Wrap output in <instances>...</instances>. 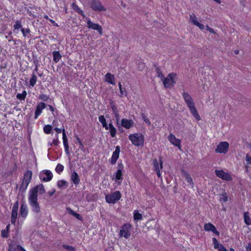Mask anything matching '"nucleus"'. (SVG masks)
<instances>
[{
  "label": "nucleus",
  "instance_id": "f257e3e1",
  "mask_svg": "<svg viewBox=\"0 0 251 251\" xmlns=\"http://www.w3.org/2000/svg\"><path fill=\"white\" fill-rule=\"evenodd\" d=\"M45 189L42 184L37 185L30 189L28 194V201L33 212L38 214L41 211V207L38 202V194L43 195L45 193Z\"/></svg>",
  "mask_w": 251,
  "mask_h": 251
},
{
  "label": "nucleus",
  "instance_id": "f03ea898",
  "mask_svg": "<svg viewBox=\"0 0 251 251\" xmlns=\"http://www.w3.org/2000/svg\"><path fill=\"white\" fill-rule=\"evenodd\" d=\"M183 98L184 100V101L188 107L191 114L194 116V117L198 121L201 120V117L199 115L198 111L196 109V108L195 106L194 102L193 101V100L190 94L187 92H184L182 94Z\"/></svg>",
  "mask_w": 251,
  "mask_h": 251
},
{
  "label": "nucleus",
  "instance_id": "7ed1b4c3",
  "mask_svg": "<svg viewBox=\"0 0 251 251\" xmlns=\"http://www.w3.org/2000/svg\"><path fill=\"white\" fill-rule=\"evenodd\" d=\"M128 138L135 146H143L144 145V137L141 133L131 134L128 136Z\"/></svg>",
  "mask_w": 251,
  "mask_h": 251
},
{
  "label": "nucleus",
  "instance_id": "20e7f679",
  "mask_svg": "<svg viewBox=\"0 0 251 251\" xmlns=\"http://www.w3.org/2000/svg\"><path fill=\"white\" fill-rule=\"evenodd\" d=\"M32 176V172L30 170H27L25 173L22 184L20 186V191L25 192L26 190L31 181Z\"/></svg>",
  "mask_w": 251,
  "mask_h": 251
},
{
  "label": "nucleus",
  "instance_id": "39448f33",
  "mask_svg": "<svg viewBox=\"0 0 251 251\" xmlns=\"http://www.w3.org/2000/svg\"><path fill=\"white\" fill-rule=\"evenodd\" d=\"M121 198V194L119 191H116L114 193L105 196L106 201L108 203H115Z\"/></svg>",
  "mask_w": 251,
  "mask_h": 251
},
{
  "label": "nucleus",
  "instance_id": "423d86ee",
  "mask_svg": "<svg viewBox=\"0 0 251 251\" xmlns=\"http://www.w3.org/2000/svg\"><path fill=\"white\" fill-rule=\"evenodd\" d=\"M176 75V74L172 73H170L166 78L164 77L162 80L165 88H170L174 85L176 83L174 78Z\"/></svg>",
  "mask_w": 251,
  "mask_h": 251
},
{
  "label": "nucleus",
  "instance_id": "0eeeda50",
  "mask_svg": "<svg viewBox=\"0 0 251 251\" xmlns=\"http://www.w3.org/2000/svg\"><path fill=\"white\" fill-rule=\"evenodd\" d=\"M89 4L92 9L95 11H105L106 10V8L102 5L99 0H91Z\"/></svg>",
  "mask_w": 251,
  "mask_h": 251
},
{
  "label": "nucleus",
  "instance_id": "6e6552de",
  "mask_svg": "<svg viewBox=\"0 0 251 251\" xmlns=\"http://www.w3.org/2000/svg\"><path fill=\"white\" fill-rule=\"evenodd\" d=\"M131 227L130 224H125L121 227L119 235L124 237L126 239H128L130 236Z\"/></svg>",
  "mask_w": 251,
  "mask_h": 251
},
{
  "label": "nucleus",
  "instance_id": "1a4fd4ad",
  "mask_svg": "<svg viewBox=\"0 0 251 251\" xmlns=\"http://www.w3.org/2000/svg\"><path fill=\"white\" fill-rule=\"evenodd\" d=\"M53 177L51 172L48 170H44L42 171L39 174V178L40 180L44 182H49L50 181Z\"/></svg>",
  "mask_w": 251,
  "mask_h": 251
},
{
  "label": "nucleus",
  "instance_id": "9d476101",
  "mask_svg": "<svg viewBox=\"0 0 251 251\" xmlns=\"http://www.w3.org/2000/svg\"><path fill=\"white\" fill-rule=\"evenodd\" d=\"M229 148V144L227 142H221L215 149V152L220 153H226Z\"/></svg>",
  "mask_w": 251,
  "mask_h": 251
},
{
  "label": "nucleus",
  "instance_id": "9b49d317",
  "mask_svg": "<svg viewBox=\"0 0 251 251\" xmlns=\"http://www.w3.org/2000/svg\"><path fill=\"white\" fill-rule=\"evenodd\" d=\"M215 173L217 177L221 178L222 180L230 181L232 179L231 175L229 173H226L222 170H216Z\"/></svg>",
  "mask_w": 251,
  "mask_h": 251
},
{
  "label": "nucleus",
  "instance_id": "f8f14e48",
  "mask_svg": "<svg viewBox=\"0 0 251 251\" xmlns=\"http://www.w3.org/2000/svg\"><path fill=\"white\" fill-rule=\"evenodd\" d=\"M19 208V202L17 201L16 202L14 203L12 210L11 212V224L13 225H15L16 223V219L18 215V211Z\"/></svg>",
  "mask_w": 251,
  "mask_h": 251
},
{
  "label": "nucleus",
  "instance_id": "ddd939ff",
  "mask_svg": "<svg viewBox=\"0 0 251 251\" xmlns=\"http://www.w3.org/2000/svg\"><path fill=\"white\" fill-rule=\"evenodd\" d=\"M87 24L88 28L97 30L100 35L102 34V28L100 25L93 23L90 19L87 20Z\"/></svg>",
  "mask_w": 251,
  "mask_h": 251
},
{
  "label": "nucleus",
  "instance_id": "4468645a",
  "mask_svg": "<svg viewBox=\"0 0 251 251\" xmlns=\"http://www.w3.org/2000/svg\"><path fill=\"white\" fill-rule=\"evenodd\" d=\"M204 229L205 231H212L215 235L219 236L220 235L219 232L216 229L215 226L211 223H206L204 225Z\"/></svg>",
  "mask_w": 251,
  "mask_h": 251
},
{
  "label": "nucleus",
  "instance_id": "2eb2a0df",
  "mask_svg": "<svg viewBox=\"0 0 251 251\" xmlns=\"http://www.w3.org/2000/svg\"><path fill=\"white\" fill-rule=\"evenodd\" d=\"M120 152V147L117 146L116 147L115 151L113 152L112 157L110 160V163L114 165L119 157V154Z\"/></svg>",
  "mask_w": 251,
  "mask_h": 251
},
{
  "label": "nucleus",
  "instance_id": "dca6fc26",
  "mask_svg": "<svg viewBox=\"0 0 251 251\" xmlns=\"http://www.w3.org/2000/svg\"><path fill=\"white\" fill-rule=\"evenodd\" d=\"M46 106V104L43 102H41L37 105L35 111V119H37L38 118V116L41 114L42 110L45 108Z\"/></svg>",
  "mask_w": 251,
  "mask_h": 251
},
{
  "label": "nucleus",
  "instance_id": "f3484780",
  "mask_svg": "<svg viewBox=\"0 0 251 251\" xmlns=\"http://www.w3.org/2000/svg\"><path fill=\"white\" fill-rule=\"evenodd\" d=\"M212 241L214 249L217 250L218 251H227L225 247L222 244H220L216 238H213Z\"/></svg>",
  "mask_w": 251,
  "mask_h": 251
},
{
  "label": "nucleus",
  "instance_id": "a211bd4d",
  "mask_svg": "<svg viewBox=\"0 0 251 251\" xmlns=\"http://www.w3.org/2000/svg\"><path fill=\"white\" fill-rule=\"evenodd\" d=\"M168 139L172 144L180 148V140L176 138V136L173 134L171 133L168 137Z\"/></svg>",
  "mask_w": 251,
  "mask_h": 251
},
{
  "label": "nucleus",
  "instance_id": "6ab92c4d",
  "mask_svg": "<svg viewBox=\"0 0 251 251\" xmlns=\"http://www.w3.org/2000/svg\"><path fill=\"white\" fill-rule=\"evenodd\" d=\"M122 126L126 129H129L134 125V122L131 120L122 119L121 120Z\"/></svg>",
  "mask_w": 251,
  "mask_h": 251
},
{
  "label": "nucleus",
  "instance_id": "aec40b11",
  "mask_svg": "<svg viewBox=\"0 0 251 251\" xmlns=\"http://www.w3.org/2000/svg\"><path fill=\"white\" fill-rule=\"evenodd\" d=\"M20 216L25 218L27 214H28V209L27 205L25 203H22L20 207Z\"/></svg>",
  "mask_w": 251,
  "mask_h": 251
},
{
  "label": "nucleus",
  "instance_id": "412c9836",
  "mask_svg": "<svg viewBox=\"0 0 251 251\" xmlns=\"http://www.w3.org/2000/svg\"><path fill=\"white\" fill-rule=\"evenodd\" d=\"M115 76L110 73H107L105 75V81L112 85H115Z\"/></svg>",
  "mask_w": 251,
  "mask_h": 251
},
{
  "label": "nucleus",
  "instance_id": "4be33fe9",
  "mask_svg": "<svg viewBox=\"0 0 251 251\" xmlns=\"http://www.w3.org/2000/svg\"><path fill=\"white\" fill-rule=\"evenodd\" d=\"M106 130H109L111 137L114 138L115 137L117 133V129L111 123H110L107 126V128H105Z\"/></svg>",
  "mask_w": 251,
  "mask_h": 251
},
{
  "label": "nucleus",
  "instance_id": "5701e85b",
  "mask_svg": "<svg viewBox=\"0 0 251 251\" xmlns=\"http://www.w3.org/2000/svg\"><path fill=\"white\" fill-rule=\"evenodd\" d=\"M153 164L154 170H161L162 169L163 161L161 158H160L159 161H158L156 159H154Z\"/></svg>",
  "mask_w": 251,
  "mask_h": 251
},
{
  "label": "nucleus",
  "instance_id": "b1692460",
  "mask_svg": "<svg viewBox=\"0 0 251 251\" xmlns=\"http://www.w3.org/2000/svg\"><path fill=\"white\" fill-rule=\"evenodd\" d=\"M71 179L75 185H77L79 183L80 178L77 173L74 171L71 175Z\"/></svg>",
  "mask_w": 251,
  "mask_h": 251
},
{
  "label": "nucleus",
  "instance_id": "393cba45",
  "mask_svg": "<svg viewBox=\"0 0 251 251\" xmlns=\"http://www.w3.org/2000/svg\"><path fill=\"white\" fill-rule=\"evenodd\" d=\"M115 180L119 181L118 183L120 184L122 181L123 179V171H121V170H117L115 173Z\"/></svg>",
  "mask_w": 251,
  "mask_h": 251
},
{
  "label": "nucleus",
  "instance_id": "a878e982",
  "mask_svg": "<svg viewBox=\"0 0 251 251\" xmlns=\"http://www.w3.org/2000/svg\"><path fill=\"white\" fill-rule=\"evenodd\" d=\"M66 210L70 214L72 215L73 216H75L76 219H77L79 220H82V218L81 216L79 214L75 212L71 208L67 207L66 208Z\"/></svg>",
  "mask_w": 251,
  "mask_h": 251
},
{
  "label": "nucleus",
  "instance_id": "bb28decb",
  "mask_svg": "<svg viewBox=\"0 0 251 251\" xmlns=\"http://www.w3.org/2000/svg\"><path fill=\"white\" fill-rule=\"evenodd\" d=\"M53 60L55 63H57L61 58L62 56L58 51H54L52 52Z\"/></svg>",
  "mask_w": 251,
  "mask_h": 251
},
{
  "label": "nucleus",
  "instance_id": "cd10ccee",
  "mask_svg": "<svg viewBox=\"0 0 251 251\" xmlns=\"http://www.w3.org/2000/svg\"><path fill=\"white\" fill-rule=\"evenodd\" d=\"M72 7L75 11L78 14H80L83 17H85V15L82 10L81 9L75 2H73L72 3Z\"/></svg>",
  "mask_w": 251,
  "mask_h": 251
},
{
  "label": "nucleus",
  "instance_id": "c85d7f7f",
  "mask_svg": "<svg viewBox=\"0 0 251 251\" xmlns=\"http://www.w3.org/2000/svg\"><path fill=\"white\" fill-rule=\"evenodd\" d=\"M57 185L60 189H64L68 186V183L67 181L62 179L58 181Z\"/></svg>",
  "mask_w": 251,
  "mask_h": 251
},
{
  "label": "nucleus",
  "instance_id": "c756f323",
  "mask_svg": "<svg viewBox=\"0 0 251 251\" xmlns=\"http://www.w3.org/2000/svg\"><path fill=\"white\" fill-rule=\"evenodd\" d=\"M249 214V213L248 212H245L244 213V222L248 226L251 225V219L250 218Z\"/></svg>",
  "mask_w": 251,
  "mask_h": 251
},
{
  "label": "nucleus",
  "instance_id": "7c9ffc66",
  "mask_svg": "<svg viewBox=\"0 0 251 251\" xmlns=\"http://www.w3.org/2000/svg\"><path fill=\"white\" fill-rule=\"evenodd\" d=\"M99 121L103 127H104V128H107L108 125L103 115H101L99 117Z\"/></svg>",
  "mask_w": 251,
  "mask_h": 251
},
{
  "label": "nucleus",
  "instance_id": "2f4dec72",
  "mask_svg": "<svg viewBox=\"0 0 251 251\" xmlns=\"http://www.w3.org/2000/svg\"><path fill=\"white\" fill-rule=\"evenodd\" d=\"M62 135H63V138H62L63 142V145H64V148L66 147H68L69 145H68V139H67V136H66V134L65 133V130L64 128H63V130H62Z\"/></svg>",
  "mask_w": 251,
  "mask_h": 251
},
{
  "label": "nucleus",
  "instance_id": "473e14b6",
  "mask_svg": "<svg viewBox=\"0 0 251 251\" xmlns=\"http://www.w3.org/2000/svg\"><path fill=\"white\" fill-rule=\"evenodd\" d=\"M37 77L34 72H33L32 73V77L30 78V81H29L30 85L31 87H33L35 85L36 81H37Z\"/></svg>",
  "mask_w": 251,
  "mask_h": 251
},
{
  "label": "nucleus",
  "instance_id": "72a5a7b5",
  "mask_svg": "<svg viewBox=\"0 0 251 251\" xmlns=\"http://www.w3.org/2000/svg\"><path fill=\"white\" fill-rule=\"evenodd\" d=\"M134 220H141L143 219L142 215L138 210H135L133 213Z\"/></svg>",
  "mask_w": 251,
  "mask_h": 251
},
{
  "label": "nucleus",
  "instance_id": "f704fd0d",
  "mask_svg": "<svg viewBox=\"0 0 251 251\" xmlns=\"http://www.w3.org/2000/svg\"><path fill=\"white\" fill-rule=\"evenodd\" d=\"M26 95H27L26 91L25 90H24L23 91V93L22 94L18 93L16 95V97L19 100H25Z\"/></svg>",
  "mask_w": 251,
  "mask_h": 251
},
{
  "label": "nucleus",
  "instance_id": "c9c22d12",
  "mask_svg": "<svg viewBox=\"0 0 251 251\" xmlns=\"http://www.w3.org/2000/svg\"><path fill=\"white\" fill-rule=\"evenodd\" d=\"M155 71L157 74V76L161 78V80H163L164 77L163 74L162 73L161 69L159 67L155 66Z\"/></svg>",
  "mask_w": 251,
  "mask_h": 251
},
{
  "label": "nucleus",
  "instance_id": "e433bc0d",
  "mask_svg": "<svg viewBox=\"0 0 251 251\" xmlns=\"http://www.w3.org/2000/svg\"><path fill=\"white\" fill-rule=\"evenodd\" d=\"M185 179L188 183H189L190 185H191L192 186H193L194 183L193 181V179L189 174H185Z\"/></svg>",
  "mask_w": 251,
  "mask_h": 251
},
{
  "label": "nucleus",
  "instance_id": "4c0bfd02",
  "mask_svg": "<svg viewBox=\"0 0 251 251\" xmlns=\"http://www.w3.org/2000/svg\"><path fill=\"white\" fill-rule=\"evenodd\" d=\"M228 198L227 196L225 191H224L222 194H220V201L223 202H226L227 201Z\"/></svg>",
  "mask_w": 251,
  "mask_h": 251
},
{
  "label": "nucleus",
  "instance_id": "58836bf2",
  "mask_svg": "<svg viewBox=\"0 0 251 251\" xmlns=\"http://www.w3.org/2000/svg\"><path fill=\"white\" fill-rule=\"evenodd\" d=\"M43 129L45 133L50 134L52 129V127L50 125H47L44 126Z\"/></svg>",
  "mask_w": 251,
  "mask_h": 251
},
{
  "label": "nucleus",
  "instance_id": "ea45409f",
  "mask_svg": "<svg viewBox=\"0 0 251 251\" xmlns=\"http://www.w3.org/2000/svg\"><path fill=\"white\" fill-rule=\"evenodd\" d=\"M63 170L64 166L59 163L57 165L55 168V171L58 174H60L61 172H62Z\"/></svg>",
  "mask_w": 251,
  "mask_h": 251
},
{
  "label": "nucleus",
  "instance_id": "a19ab883",
  "mask_svg": "<svg viewBox=\"0 0 251 251\" xmlns=\"http://www.w3.org/2000/svg\"><path fill=\"white\" fill-rule=\"evenodd\" d=\"M190 21L192 22L194 25L195 22H198L197 20V18L194 13H192L190 15Z\"/></svg>",
  "mask_w": 251,
  "mask_h": 251
},
{
  "label": "nucleus",
  "instance_id": "79ce46f5",
  "mask_svg": "<svg viewBox=\"0 0 251 251\" xmlns=\"http://www.w3.org/2000/svg\"><path fill=\"white\" fill-rule=\"evenodd\" d=\"M142 118L143 121L149 126L151 125V123L150 122L149 118L146 116L145 114L142 113L141 114Z\"/></svg>",
  "mask_w": 251,
  "mask_h": 251
},
{
  "label": "nucleus",
  "instance_id": "37998d69",
  "mask_svg": "<svg viewBox=\"0 0 251 251\" xmlns=\"http://www.w3.org/2000/svg\"><path fill=\"white\" fill-rule=\"evenodd\" d=\"M22 24H21V21H19V20H18L17 21L15 24L14 25V29H19L20 28H22Z\"/></svg>",
  "mask_w": 251,
  "mask_h": 251
},
{
  "label": "nucleus",
  "instance_id": "c03bdc74",
  "mask_svg": "<svg viewBox=\"0 0 251 251\" xmlns=\"http://www.w3.org/2000/svg\"><path fill=\"white\" fill-rule=\"evenodd\" d=\"M62 247L68 251H75V248L71 246H69L67 245H63Z\"/></svg>",
  "mask_w": 251,
  "mask_h": 251
},
{
  "label": "nucleus",
  "instance_id": "a18cd8bd",
  "mask_svg": "<svg viewBox=\"0 0 251 251\" xmlns=\"http://www.w3.org/2000/svg\"><path fill=\"white\" fill-rule=\"evenodd\" d=\"M39 99L43 101H47L49 99V96L46 94H42L39 96Z\"/></svg>",
  "mask_w": 251,
  "mask_h": 251
},
{
  "label": "nucleus",
  "instance_id": "49530a36",
  "mask_svg": "<svg viewBox=\"0 0 251 251\" xmlns=\"http://www.w3.org/2000/svg\"><path fill=\"white\" fill-rule=\"evenodd\" d=\"M21 31L23 33V35L24 37H25L27 36L28 34H29L30 32V29L29 28L24 29L22 28Z\"/></svg>",
  "mask_w": 251,
  "mask_h": 251
},
{
  "label": "nucleus",
  "instance_id": "de8ad7c7",
  "mask_svg": "<svg viewBox=\"0 0 251 251\" xmlns=\"http://www.w3.org/2000/svg\"><path fill=\"white\" fill-rule=\"evenodd\" d=\"M1 236L3 238H7L9 236V232L7 230L2 229L1 231Z\"/></svg>",
  "mask_w": 251,
  "mask_h": 251
},
{
  "label": "nucleus",
  "instance_id": "09e8293b",
  "mask_svg": "<svg viewBox=\"0 0 251 251\" xmlns=\"http://www.w3.org/2000/svg\"><path fill=\"white\" fill-rule=\"evenodd\" d=\"M55 136H56V138L54 139L53 140L52 144H50L51 146L52 145V144H53L55 146H57L59 144V140H58V135L56 134Z\"/></svg>",
  "mask_w": 251,
  "mask_h": 251
},
{
  "label": "nucleus",
  "instance_id": "8fccbe9b",
  "mask_svg": "<svg viewBox=\"0 0 251 251\" xmlns=\"http://www.w3.org/2000/svg\"><path fill=\"white\" fill-rule=\"evenodd\" d=\"M195 25L199 27L201 30L204 29V25L199 22H195Z\"/></svg>",
  "mask_w": 251,
  "mask_h": 251
},
{
  "label": "nucleus",
  "instance_id": "3c124183",
  "mask_svg": "<svg viewBox=\"0 0 251 251\" xmlns=\"http://www.w3.org/2000/svg\"><path fill=\"white\" fill-rule=\"evenodd\" d=\"M110 105L111 106V108L112 109V110H116L117 109V107L115 104V103H114V101H111L110 102Z\"/></svg>",
  "mask_w": 251,
  "mask_h": 251
},
{
  "label": "nucleus",
  "instance_id": "603ef678",
  "mask_svg": "<svg viewBox=\"0 0 251 251\" xmlns=\"http://www.w3.org/2000/svg\"><path fill=\"white\" fill-rule=\"evenodd\" d=\"M118 170H121V171H123L124 170V165L122 164V161H121L120 163L119 161L118 162Z\"/></svg>",
  "mask_w": 251,
  "mask_h": 251
},
{
  "label": "nucleus",
  "instance_id": "864d4df0",
  "mask_svg": "<svg viewBox=\"0 0 251 251\" xmlns=\"http://www.w3.org/2000/svg\"><path fill=\"white\" fill-rule=\"evenodd\" d=\"M246 249V251H251V244L250 243H248L245 246Z\"/></svg>",
  "mask_w": 251,
  "mask_h": 251
},
{
  "label": "nucleus",
  "instance_id": "5fc2aeb1",
  "mask_svg": "<svg viewBox=\"0 0 251 251\" xmlns=\"http://www.w3.org/2000/svg\"><path fill=\"white\" fill-rule=\"evenodd\" d=\"M76 139L80 146V148H83V145L82 142L81 141L80 138L78 136H76Z\"/></svg>",
  "mask_w": 251,
  "mask_h": 251
},
{
  "label": "nucleus",
  "instance_id": "6e6d98bb",
  "mask_svg": "<svg viewBox=\"0 0 251 251\" xmlns=\"http://www.w3.org/2000/svg\"><path fill=\"white\" fill-rule=\"evenodd\" d=\"M246 160L248 164H251V156L247 155L246 156Z\"/></svg>",
  "mask_w": 251,
  "mask_h": 251
},
{
  "label": "nucleus",
  "instance_id": "4d7b16f0",
  "mask_svg": "<svg viewBox=\"0 0 251 251\" xmlns=\"http://www.w3.org/2000/svg\"><path fill=\"white\" fill-rule=\"evenodd\" d=\"M206 29L208 30L210 33H215V31L214 29L211 27H210L209 26L206 25Z\"/></svg>",
  "mask_w": 251,
  "mask_h": 251
},
{
  "label": "nucleus",
  "instance_id": "13d9d810",
  "mask_svg": "<svg viewBox=\"0 0 251 251\" xmlns=\"http://www.w3.org/2000/svg\"><path fill=\"white\" fill-rule=\"evenodd\" d=\"M120 95H119L120 97H122L124 95V92L126 91L125 88H121L120 89Z\"/></svg>",
  "mask_w": 251,
  "mask_h": 251
},
{
  "label": "nucleus",
  "instance_id": "bf43d9fd",
  "mask_svg": "<svg viewBox=\"0 0 251 251\" xmlns=\"http://www.w3.org/2000/svg\"><path fill=\"white\" fill-rule=\"evenodd\" d=\"M54 130L56 131L57 134L60 133L61 132H62L63 129L59 128L57 127L54 128Z\"/></svg>",
  "mask_w": 251,
  "mask_h": 251
},
{
  "label": "nucleus",
  "instance_id": "052dcab7",
  "mask_svg": "<svg viewBox=\"0 0 251 251\" xmlns=\"http://www.w3.org/2000/svg\"><path fill=\"white\" fill-rule=\"evenodd\" d=\"M8 251H15V247L10 245L9 247Z\"/></svg>",
  "mask_w": 251,
  "mask_h": 251
},
{
  "label": "nucleus",
  "instance_id": "680f3d73",
  "mask_svg": "<svg viewBox=\"0 0 251 251\" xmlns=\"http://www.w3.org/2000/svg\"><path fill=\"white\" fill-rule=\"evenodd\" d=\"M64 148H65V151L66 154L67 155H69L70 152H69V147H65Z\"/></svg>",
  "mask_w": 251,
  "mask_h": 251
},
{
  "label": "nucleus",
  "instance_id": "e2e57ef3",
  "mask_svg": "<svg viewBox=\"0 0 251 251\" xmlns=\"http://www.w3.org/2000/svg\"><path fill=\"white\" fill-rule=\"evenodd\" d=\"M116 121L118 122L120 120V115L119 113L114 115Z\"/></svg>",
  "mask_w": 251,
  "mask_h": 251
},
{
  "label": "nucleus",
  "instance_id": "0e129e2a",
  "mask_svg": "<svg viewBox=\"0 0 251 251\" xmlns=\"http://www.w3.org/2000/svg\"><path fill=\"white\" fill-rule=\"evenodd\" d=\"M55 192V189H54L52 191H49L48 192V194L50 196H52L54 194Z\"/></svg>",
  "mask_w": 251,
  "mask_h": 251
},
{
  "label": "nucleus",
  "instance_id": "69168bd1",
  "mask_svg": "<svg viewBox=\"0 0 251 251\" xmlns=\"http://www.w3.org/2000/svg\"><path fill=\"white\" fill-rule=\"evenodd\" d=\"M160 170H155L156 172V174H157L158 177H160L161 176V173H160Z\"/></svg>",
  "mask_w": 251,
  "mask_h": 251
},
{
  "label": "nucleus",
  "instance_id": "338daca9",
  "mask_svg": "<svg viewBox=\"0 0 251 251\" xmlns=\"http://www.w3.org/2000/svg\"><path fill=\"white\" fill-rule=\"evenodd\" d=\"M17 248L19 249V251H26L23 247L18 246Z\"/></svg>",
  "mask_w": 251,
  "mask_h": 251
},
{
  "label": "nucleus",
  "instance_id": "774afa93",
  "mask_svg": "<svg viewBox=\"0 0 251 251\" xmlns=\"http://www.w3.org/2000/svg\"><path fill=\"white\" fill-rule=\"evenodd\" d=\"M48 106H49V108H50V110L52 112H53V111H54V108L53 107V106H52L51 105H49Z\"/></svg>",
  "mask_w": 251,
  "mask_h": 251
}]
</instances>
